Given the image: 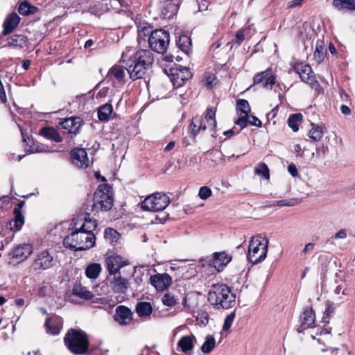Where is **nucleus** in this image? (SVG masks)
<instances>
[{
    "label": "nucleus",
    "mask_w": 355,
    "mask_h": 355,
    "mask_svg": "<svg viewBox=\"0 0 355 355\" xmlns=\"http://www.w3.org/2000/svg\"><path fill=\"white\" fill-rule=\"evenodd\" d=\"M237 109L241 111L243 115H249L250 107L249 103L245 99H239L236 102Z\"/></svg>",
    "instance_id": "nucleus-47"
},
{
    "label": "nucleus",
    "mask_w": 355,
    "mask_h": 355,
    "mask_svg": "<svg viewBox=\"0 0 355 355\" xmlns=\"http://www.w3.org/2000/svg\"><path fill=\"white\" fill-rule=\"evenodd\" d=\"M98 225L97 220L90 218L89 214L85 212L84 216V222L80 227L81 230L87 231L89 234H94V231L96 229Z\"/></svg>",
    "instance_id": "nucleus-35"
},
{
    "label": "nucleus",
    "mask_w": 355,
    "mask_h": 355,
    "mask_svg": "<svg viewBox=\"0 0 355 355\" xmlns=\"http://www.w3.org/2000/svg\"><path fill=\"white\" fill-rule=\"evenodd\" d=\"M254 172L257 175H263L266 180L270 178V171L268 166L264 162H260L254 168Z\"/></svg>",
    "instance_id": "nucleus-45"
},
{
    "label": "nucleus",
    "mask_w": 355,
    "mask_h": 355,
    "mask_svg": "<svg viewBox=\"0 0 355 355\" xmlns=\"http://www.w3.org/2000/svg\"><path fill=\"white\" fill-rule=\"evenodd\" d=\"M311 129L309 130V137L314 141H318L322 137L323 132L322 128L318 125L311 123Z\"/></svg>",
    "instance_id": "nucleus-43"
},
{
    "label": "nucleus",
    "mask_w": 355,
    "mask_h": 355,
    "mask_svg": "<svg viewBox=\"0 0 355 355\" xmlns=\"http://www.w3.org/2000/svg\"><path fill=\"white\" fill-rule=\"evenodd\" d=\"M150 284L158 291L167 289L172 284V278L167 273H158L150 277Z\"/></svg>",
    "instance_id": "nucleus-16"
},
{
    "label": "nucleus",
    "mask_w": 355,
    "mask_h": 355,
    "mask_svg": "<svg viewBox=\"0 0 355 355\" xmlns=\"http://www.w3.org/2000/svg\"><path fill=\"white\" fill-rule=\"evenodd\" d=\"M216 346V340L214 336L207 335L205 337V342L200 347L201 351L204 354H209Z\"/></svg>",
    "instance_id": "nucleus-40"
},
{
    "label": "nucleus",
    "mask_w": 355,
    "mask_h": 355,
    "mask_svg": "<svg viewBox=\"0 0 355 355\" xmlns=\"http://www.w3.org/2000/svg\"><path fill=\"white\" fill-rule=\"evenodd\" d=\"M60 124L62 128L68 130L69 133L77 135L83 124V121L80 117L74 116L65 119Z\"/></svg>",
    "instance_id": "nucleus-26"
},
{
    "label": "nucleus",
    "mask_w": 355,
    "mask_h": 355,
    "mask_svg": "<svg viewBox=\"0 0 355 355\" xmlns=\"http://www.w3.org/2000/svg\"><path fill=\"white\" fill-rule=\"evenodd\" d=\"M120 62L128 71L130 78L136 80L145 78L154 62V55L148 49L133 51L130 48L122 53Z\"/></svg>",
    "instance_id": "nucleus-1"
},
{
    "label": "nucleus",
    "mask_w": 355,
    "mask_h": 355,
    "mask_svg": "<svg viewBox=\"0 0 355 355\" xmlns=\"http://www.w3.org/2000/svg\"><path fill=\"white\" fill-rule=\"evenodd\" d=\"M315 315L312 308H306L304 309L300 316L301 324L297 329L298 333H302L305 329L313 328L315 327Z\"/></svg>",
    "instance_id": "nucleus-20"
},
{
    "label": "nucleus",
    "mask_w": 355,
    "mask_h": 355,
    "mask_svg": "<svg viewBox=\"0 0 355 355\" xmlns=\"http://www.w3.org/2000/svg\"><path fill=\"white\" fill-rule=\"evenodd\" d=\"M33 253V247L28 243H21L15 246L9 252V258L17 263L25 261Z\"/></svg>",
    "instance_id": "nucleus-12"
},
{
    "label": "nucleus",
    "mask_w": 355,
    "mask_h": 355,
    "mask_svg": "<svg viewBox=\"0 0 355 355\" xmlns=\"http://www.w3.org/2000/svg\"><path fill=\"white\" fill-rule=\"evenodd\" d=\"M202 118L200 116H196L192 118V120L189 125V134L193 137L199 133L200 130H206L207 127L202 124Z\"/></svg>",
    "instance_id": "nucleus-27"
},
{
    "label": "nucleus",
    "mask_w": 355,
    "mask_h": 355,
    "mask_svg": "<svg viewBox=\"0 0 355 355\" xmlns=\"http://www.w3.org/2000/svg\"><path fill=\"white\" fill-rule=\"evenodd\" d=\"M132 315L133 313L130 308L124 305H119L116 308L114 319L120 325L125 326L132 321Z\"/></svg>",
    "instance_id": "nucleus-19"
},
{
    "label": "nucleus",
    "mask_w": 355,
    "mask_h": 355,
    "mask_svg": "<svg viewBox=\"0 0 355 355\" xmlns=\"http://www.w3.org/2000/svg\"><path fill=\"white\" fill-rule=\"evenodd\" d=\"M314 246H315V244L313 243H307L303 250V252L307 253L308 252L312 251L314 248Z\"/></svg>",
    "instance_id": "nucleus-61"
},
{
    "label": "nucleus",
    "mask_w": 355,
    "mask_h": 355,
    "mask_svg": "<svg viewBox=\"0 0 355 355\" xmlns=\"http://www.w3.org/2000/svg\"><path fill=\"white\" fill-rule=\"evenodd\" d=\"M235 317L236 309L226 316L223 325V331H227L230 329Z\"/></svg>",
    "instance_id": "nucleus-49"
},
{
    "label": "nucleus",
    "mask_w": 355,
    "mask_h": 355,
    "mask_svg": "<svg viewBox=\"0 0 355 355\" xmlns=\"http://www.w3.org/2000/svg\"><path fill=\"white\" fill-rule=\"evenodd\" d=\"M55 261L52 254L48 250L38 253L33 261V268L35 270H44L52 268Z\"/></svg>",
    "instance_id": "nucleus-13"
},
{
    "label": "nucleus",
    "mask_w": 355,
    "mask_h": 355,
    "mask_svg": "<svg viewBox=\"0 0 355 355\" xmlns=\"http://www.w3.org/2000/svg\"><path fill=\"white\" fill-rule=\"evenodd\" d=\"M107 76L110 78H114L119 82H122L125 77L124 69L120 66L114 65L109 70Z\"/></svg>",
    "instance_id": "nucleus-39"
},
{
    "label": "nucleus",
    "mask_w": 355,
    "mask_h": 355,
    "mask_svg": "<svg viewBox=\"0 0 355 355\" xmlns=\"http://www.w3.org/2000/svg\"><path fill=\"white\" fill-rule=\"evenodd\" d=\"M268 240L261 236H253L248 246V259L252 264L258 263L266 257Z\"/></svg>",
    "instance_id": "nucleus-6"
},
{
    "label": "nucleus",
    "mask_w": 355,
    "mask_h": 355,
    "mask_svg": "<svg viewBox=\"0 0 355 355\" xmlns=\"http://www.w3.org/2000/svg\"><path fill=\"white\" fill-rule=\"evenodd\" d=\"M216 110L214 107H208L205 115V119L208 123V125L210 126L211 130L215 132L216 126Z\"/></svg>",
    "instance_id": "nucleus-42"
},
{
    "label": "nucleus",
    "mask_w": 355,
    "mask_h": 355,
    "mask_svg": "<svg viewBox=\"0 0 355 355\" xmlns=\"http://www.w3.org/2000/svg\"><path fill=\"white\" fill-rule=\"evenodd\" d=\"M153 31L151 30V27L148 26H144L138 30V34L139 37H141L142 35L150 37Z\"/></svg>",
    "instance_id": "nucleus-53"
},
{
    "label": "nucleus",
    "mask_w": 355,
    "mask_h": 355,
    "mask_svg": "<svg viewBox=\"0 0 355 355\" xmlns=\"http://www.w3.org/2000/svg\"><path fill=\"white\" fill-rule=\"evenodd\" d=\"M299 203L296 198L284 199L276 201L275 205L279 207L288 206L292 207Z\"/></svg>",
    "instance_id": "nucleus-50"
},
{
    "label": "nucleus",
    "mask_w": 355,
    "mask_h": 355,
    "mask_svg": "<svg viewBox=\"0 0 355 355\" xmlns=\"http://www.w3.org/2000/svg\"><path fill=\"white\" fill-rule=\"evenodd\" d=\"M40 135L57 143H60L62 141V138L57 130L53 127L42 128L40 130Z\"/></svg>",
    "instance_id": "nucleus-29"
},
{
    "label": "nucleus",
    "mask_w": 355,
    "mask_h": 355,
    "mask_svg": "<svg viewBox=\"0 0 355 355\" xmlns=\"http://www.w3.org/2000/svg\"><path fill=\"white\" fill-rule=\"evenodd\" d=\"M249 115H243L237 120L234 121L235 124L239 125L241 129H243L249 123Z\"/></svg>",
    "instance_id": "nucleus-52"
},
{
    "label": "nucleus",
    "mask_w": 355,
    "mask_h": 355,
    "mask_svg": "<svg viewBox=\"0 0 355 355\" xmlns=\"http://www.w3.org/2000/svg\"><path fill=\"white\" fill-rule=\"evenodd\" d=\"M101 10V8H100V6L98 5L94 4V5L90 6L88 8L87 12H89L92 15H96L99 14Z\"/></svg>",
    "instance_id": "nucleus-56"
},
{
    "label": "nucleus",
    "mask_w": 355,
    "mask_h": 355,
    "mask_svg": "<svg viewBox=\"0 0 355 355\" xmlns=\"http://www.w3.org/2000/svg\"><path fill=\"white\" fill-rule=\"evenodd\" d=\"M169 203L170 198L166 194L157 192L145 198L141 202V208L144 210L157 212L164 210Z\"/></svg>",
    "instance_id": "nucleus-9"
},
{
    "label": "nucleus",
    "mask_w": 355,
    "mask_h": 355,
    "mask_svg": "<svg viewBox=\"0 0 355 355\" xmlns=\"http://www.w3.org/2000/svg\"><path fill=\"white\" fill-rule=\"evenodd\" d=\"M162 302L165 306L172 307L178 303V299L171 293H166L163 295Z\"/></svg>",
    "instance_id": "nucleus-46"
},
{
    "label": "nucleus",
    "mask_w": 355,
    "mask_h": 355,
    "mask_svg": "<svg viewBox=\"0 0 355 355\" xmlns=\"http://www.w3.org/2000/svg\"><path fill=\"white\" fill-rule=\"evenodd\" d=\"M196 340L193 335L184 336L180 338L178 342V347H180L182 352L187 353L193 350L194 347V341Z\"/></svg>",
    "instance_id": "nucleus-28"
},
{
    "label": "nucleus",
    "mask_w": 355,
    "mask_h": 355,
    "mask_svg": "<svg viewBox=\"0 0 355 355\" xmlns=\"http://www.w3.org/2000/svg\"><path fill=\"white\" fill-rule=\"evenodd\" d=\"M70 156L75 165L79 167L88 166L89 159L85 149L80 148H73L70 152Z\"/></svg>",
    "instance_id": "nucleus-24"
},
{
    "label": "nucleus",
    "mask_w": 355,
    "mask_h": 355,
    "mask_svg": "<svg viewBox=\"0 0 355 355\" xmlns=\"http://www.w3.org/2000/svg\"><path fill=\"white\" fill-rule=\"evenodd\" d=\"M101 270L102 267L100 263H90L85 268V275L89 279H96L98 277Z\"/></svg>",
    "instance_id": "nucleus-36"
},
{
    "label": "nucleus",
    "mask_w": 355,
    "mask_h": 355,
    "mask_svg": "<svg viewBox=\"0 0 355 355\" xmlns=\"http://www.w3.org/2000/svg\"><path fill=\"white\" fill-rule=\"evenodd\" d=\"M21 18L15 12L8 14L3 23V30L1 35L6 36L10 34L19 24Z\"/></svg>",
    "instance_id": "nucleus-22"
},
{
    "label": "nucleus",
    "mask_w": 355,
    "mask_h": 355,
    "mask_svg": "<svg viewBox=\"0 0 355 355\" xmlns=\"http://www.w3.org/2000/svg\"><path fill=\"white\" fill-rule=\"evenodd\" d=\"M29 44L28 37L21 34H14L7 38V43L3 47H8L15 49H22Z\"/></svg>",
    "instance_id": "nucleus-23"
},
{
    "label": "nucleus",
    "mask_w": 355,
    "mask_h": 355,
    "mask_svg": "<svg viewBox=\"0 0 355 355\" xmlns=\"http://www.w3.org/2000/svg\"><path fill=\"white\" fill-rule=\"evenodd\" d=\"M96 236L81 228H76L69 235L65 236L63 244L67 248L74 251H82L94 246Z\"/></svg>",
    "instance_id": "nucleus-5"
},
{
    "label": "nucleus",
    "mask_w": 355,
    "mask_h": 355,
    "mask_svg": "<svg viewBox=\"0 0 355 355\" xmlns=\"http://www.w3.org/2000/svg\"><path fill=\"white\" fill-rule=\"evenodd\" d=\"M64 343L74 355H97V351L89 350L88 336L82 329H69L64 337Z\"/></svg>",
    "instance_id": "nucleus-2"
},
{
    "label": "nucleus",
    "mask_w": 355,
    "mask_h": 355,
    "mask_svg": "<svg viewBox=\"0 0 355 355\" xmlns=\"http://www.w3.org/2000/svg\"><path fill=\"white\" fill-rule=\"evenodd\" d=\"M73 295L86 300H92L93 294L86 287L83 286L80 284L76 283L73 286Z\"/></svg>",
    "instance_id": "nucleus-31"
},
{
    "label": "nucleus",
    "mask_w": 355,
    "mask_h": 355,
    "mask_svg": "<svg viewBox=\"0 0 355 355\" xmlns=\"http://www.w3.org/2000/svg\"><path fill=\"white\" fill-rule=\"evenodd\" d=\"M303 0H293L288 3L289 8H295L301 6Z\"/></svg>",
    "instance_id": "nucleus-60"
},
{
    "label": "nucleus",
    "mask_w": 355,
    "mask_h": 355,
    "mask_svg": "<svg viewBox=\"0 0 355 355\" xmlns=\"http://www.w3.org/2000/svg\"><path fill=\"white\" fill-rule=\"evenodd\" d=\"M288 171L294 178L297 177L299 175L298 170H297L295 164H294L293 163H291L288 165Z\"/></svg>",
    "instance_id": "nucleus-57"
},
{
    "label": "nucleus",
    "mask_w": 355,
    "mask_h": 355,
    "mask_svg": "<svg viewBox=\"0 0 355 355\" xmlns=\"http://www.w3.org/2000/svg\"><path fill=\"white\" fill-rule=\"evenodd\" d=\"M178 0H162L159 2L161 15L164 19L172 18L178 10Z\"/></svg>",
    "instance_id": "nucleus-18"
},
{
    "label": "nucleus",
    "mask_w": 355,
    "mask_h": 355,
    "mask_svg": "<svg viewBox=\"0 0 355 355\" xmlns=\"http://www.w3.org/2000/svg\"><path fill=\"white\" fill-rule=\"evenodd\" d=\"M197 320L205 326L209 322V315L207 313H202L197 317Z\"/></svg>",
    "instance_id": "nucleus-55"
},
{
    "label": "nucleus",
    "mask_w": 355,
    "mask_h": 355,
    "mask_svg": "<svg viewBox=\"0 0 355 355\" xmlns=\"http://www.w3.org/2000/svg\"><path fill=\"white\" fill-rule=\"evenodd\" d=\"M24 205V202L21 201L15 206L13 211L15 218L7 223V227H9L11 231H19L24 224V217L21 211Z\"/></svg>",
    "instance_id": "nucleus-17"
},
{
    "label": "nucleus",
    "mask_w": 355,
    "mask_h": 355,
    "mask_svg": "<svg viewBox=\"0 0 355 355\" xmlns=\"http://www.w3.org/2000/svg\"><path fill=\"white\" fill-rule=\"evenodd\" d=\"M347 237V232L345 230H340L333 237L334 239H345Z\"/></svg>",
    "instance_id": "nucleus-58"
},
{
    "label": "nucleus",
    "mask_w": 355,
    "mask_h": 355,
    "mask_svg": "<svg viewBox=\"0 0 355 355\" xmlns=\"http://www.w3.org/2000/svg\"><path fill=\"white\" fill-rule=\"evenodd\" d=\"M252 118V120H249V123L252 125H254L257 127H261V121L254 116H250Z\"/></svg>",
    "instance_id": "nucleus-59"
},
{
    "label": "nucleus",
    "mask_w": 355,
    "mask_h": 355,
    "mask_svg": "<svg viewBox=\"0 0 355 355\" xmlns=\"http://www.w3.org/2000/svg\"><path fill=\"white\" fill-rule=\"evenodd\" d=\"M332 6L338 10H355V0H333Z\"/></svg>",
    "instance_id": "nucleus-33"
},
{
    "label": "nucleus",
    "mask_w": 355,
    "mask_h": 355,
    "mask_svg": "<svg viewBox=\"0 0 355 355\" xmlns=\"http://www.w3.org/2000/svg\"><path fill=\"white\" fill-rule=\"evenodd\" d=\"M112 106L110 103L101 105L98 110V118L101 121H106L112 112Z\"/></svg>",
    "instance_id": "nucleus-38"
},
{
    "label": "nucleus",
    "mask_w": 355,
    "mask_h": 355,
    "mask_svg": "<svg viewBox=\"0 0 355 355\" xmlns=\"http://www.w3.org/2000/svg\"><path fill=\"white\" fill-rule=\"evenodd\" d=\"M120 236L121 234L113 228L107 227L104 231L105 239L111 244L116 243Z\"/></svg>",
    "instance_id": "nucleus-41"
},
{
    "label": "nucleus",
    "mask_w": 355,
    "mask_h": 355,
    "mask_svg": "<svg viewBox=\"0 0 355 355\" xmlns=\"http://www.w3.org/2000/svg\"><path fill=\"white\" fill-rule=\"evenodd\" d=\"M327 55V49L322 44V42H318L316 44L315 51L313 53V60L317 64L321 63Z\"/></svg>",
    "instance_id": "nucleus-37"
},
{
    "label": "nucleus",
    "mask_w": 355,
    "mask_h": 355,
    "mask_svg": "<svg viewBox=\"0 0 355 355\" xmlns=\"http://www.w3.org/2000/svg\"><path fill=\"white\" fill-rule=\"evenodd\" d=\"M175 145V141H170L165 147L164 150L166 152L171 150V149H173L174 148Z\"/></svg>",
    "instance_id": "nucleus-64"
},
{
    "label": "nucleus",
    "mask_w": 355,
    "mask_h": 355,
    "mask_svg": "<svg viewBox=\"0 0 355 355\" xmlns=\"http://www.w3.org/2000/svg\"><path fill=\"white\" fill-rule=\"evenodd\" d=\"M39 8L35 6L31 5L28 1L24 0L21 2L18 6V12L20 15L24 16H28L34 15L37 12Z\"/></svg>",
    "instance_id": "nucleus-34"
},
{
    "label": "nucleus",
    "mask_w": 355,
    "mask_h": 355,
    "mask_svg": "<svg viewBox=\"0 0 355 355\" xmlns=\"http://www.w3.org/2000/svg\"><path fill=\"white\" fill-rule=\"evenodd\" d=\"M212 194L210 188L206 186L201 187L199 189L198 196L202 200H206L209 198Z\"/></svg>",
    "instance_id": "nucleus-51"
},
{
    "label": "nucleus",
    "mask_w": 355,
    "mask_h": 355,
    "mask_svg": "<svg viewBox=\"0 0 355 355\" xmlns=\"http://www.w3.org/2000/svg\"><path fill=\"white\" fill-rule=\"evenodd\" d=\"M235 36H236L235 43L237 45H240L245 40L244 32L241 29L236 31Z\"/></svg>",
    "instance_id": "nucleus-54"
},
{
    "label": "nucleus",
    "mask_w": 355,
    "mask_h": 355,
    "mask_svg": "<svg viewBox=\"0 0 355 355\" xmlns=\"http://www.w3.org/2000/svg\"><path fill=\"white\" fill-rule=\"evenodd\" d=\"M326 309L324 313V315L322 320V322L325 324H328L329 320V318L331 317V315L334 314L335 311V308L333 305V304L330 302H328L326 304Z\"/></svg>",
    "instance_id": "nucleus-48"
},
{
    "label": "nucleus",
    "mask_w": 355,
    "mask_h": 355,
    "mask_svg": "<svg viewBox=\"0 0 355 355\" xmlns=\"http://www.w3.org/2000/svg\"><path fill=\"white\" fill-rule=\"evenodd\" d=\"M171 80L175 87H182L185 81L192 77V73L188 67L177 66L171 69Z\"/></svg>",
    "instance_id": "nucleus-11"
},
{
    "label": "nucleus",
    "mask_w": 355,
    "mask_h": 355,
    "mask_svg": "<svg viewBox=\"0 0 355 355\" xmlns=\"http://www.w3.org/2000/svg\"><path fill=\"white\" fill-rule=\"evenodd\" d=\"M270 69L263 71L254 77V84L263 83V87L271 89L272 85L275 83V76L269 75Z\"/></svg>",
    "instance_id": "nucleus-25"
},
{
    "label": "nucleus",
    "mask_w": 355,
    "mask_h": 355,
    "mask_svg": "<svg viewBox=\"0 0 355 355\" xmlns=\"http://www.w3.org/2000/svg\"><path fill=\"white\" fill-rule=\"evenodd\" d=\"M340 111L343 114L348 115L351 113V110L349 107L345 105H342L340 106Z\"/></svg>",
    "instance_id": "nucleus-62"
},
{
    "label": "nucleus",
    "mask_w": 355,
    "mask_h": 355,
    "mask_svg": "<svg viewBox=\"0 0 355 355\" xmlns=\"http://www.w3.org/2000/svg\"><path fill=\"white\" fill-rule=\"evenodd\" d=\"M295 69L302 81L306 82L313 87L318 85L310 65L297 64L295 67Z\"/></svg>",
    "instance_id": "nucleus-15"
},
{
    "label": "nucleus",
    "mask_w": 355,
    "mask_h": 355,
    "mask_svg": "<svg viewBox=\"0 0 355 355\" xmlns=\"http://www.w3.org/2000/svg\"><path fill=\"white\" fill-rule=\"evenodd\" d=\"M108 275L123 271V268L129 265V261L119 254L108 256L105 260Z\"/></svg>",
    "instance_id": "nucleus-14"
},
{
    "label": "nucleus",
    "mask_w": 355,
    "mask_h": 355,
    "mask_svg": "<svg viewBox=\"0 0 355 355\" xmlns=\"http://www.w3.org/2000/svg\"><path fill=\"white\" fill-rule=\"evenodd\" d=\"M47 289L46 286H42L40 288L38 291V295L41 297H43L46 295V291Z\"/></svg>",
    "instance_id": "nucleus-63"
},
{
    "label": "nucleus",
    "mask_w": 355,
    "mask_h": 355,
    "mask_svg": "<svg viewBox=\"0 0 355 355\" xmlns=\"http://www.w3.org/2000/svg\"><path fill=\"white\" fill-rule=\"evenodd\" d=\"M176 44L179 49L189 55L191 51V39L187 35H181L176 41Z\"/></svg>",
    "instance_id": "nucleus-30"
},
{
    "label": "nucleus",
    "mask_w": 355,
    "mask_h": 355,
    "mask_svg": "<svg viewBox=\"0 0 355 355\" xmlns=\"http://www.w3.org/2000/svg\"><path fill=\"white\" fill-rule=\"evenodd\" d=\"M114 202L112 187L109 184H100L92 199L85 204V209L93 212L107 211L112 209Z\"/></svg>",
    "instance_id": "nucleus-4"
},
{
    "label": "nucleus",
    "mask_w": 355,
    "mask_h": 355,
    "mask_svg": "<svg viewBox=\"0 0 355 355\" xmlns=\"http://www.w3.org/2000/svg\"><path fill=\"white\" fill-rule=\"evenodd\" d=\"M169 33L163 29H156L148 37V44L151 51L157 53H164L169 45Z\"/></svg>",
    "instance_id": "nucleus-8"
},
{
    "label": "nucleus",
    "mask_w": 355,
    "mask_h": 355,
    "mask_svg": "<svg viewBox=\"0 0 355 355\" xmlns=\"http://www.w3.org/2000/svg\"><path fill=\"white\" fill-rule=\"evenodd\" d=\"M62 318L58 315L48 318L44 322L46 333L53 336H56L60 334L62 328Z\"/></svg>",
    "instance_id": "nucleus-21"
},
{
    "label": "nucleus",
    "mask_w": 355,
    "mask_h": 355,
    "mask_svg": "<svg viewBox=\"0 0 355 355\" xmlns=\"http://www.w3.org/2000/svg\"><path fill=\"white\" fill-rule=\"evenodd\" d=\"M135 311L141 318L149 317L153 313V306L148 302H139L136 305Z\"/></svg>",
    "instance_id": "nucleus-32"
},
{
    "label": "nucleus",
    "mask_w": 355,
    "mask_h": 355,
    "mask_svg": "<svg viewBox=\"0 0 355 355\" xmlns=\"http://www.w3.org/2000/svg\"><path fill=\"white\" fill-rule=\"evenodd\" d=\"M209 302L216 309H228L236 304V295L231 288L224 284L211 285L208 293Z\"/></svg>",
    "instance_id": "nucleus-3"
},
{
    "label": "nucleus",
    "mask_w": 355,
    "mask_h": 355,
    "mask_svg": "<svg viewBox=\"0 0 355 355\" xmlns=\"http://www.w3.org/2000/svg\"><path fill=\"white\" fill-rule=\"evenodd\" d=\"M232 257L226 252H214L211 257L201 259L202 266L214 267L218 272L222 271L232 261Z\"/></svg>",
    "instance_id": "nucleus-10"
},
{
    "label": "nucleus",
    "mask_w": 355,
    "mask_h": 355,
    "mask_svg": "<svg viewBox=\"0 0 355 355\" xmlns=\"http://www.w3.org/2000/svg\"><path fill=\"white\" fill-rule=\"evenodd\" d=\"M135 271V268H133L129 274L123 270L107 275V281L113 292L125 294L130 287V279L134 276Z\"/></svg>",
    "instance_id": "nucleus-7"
},
{
    "label": "nucleus",
    "mask_w": 355,
    "mask_h": 355,
    "mask_svg": "<svg viewBox=\"0 0 355 355\" xmlns=\"http://www.w3.org/2000/svg\"><path fill=\"white\" fill-rule=\"evenodd\" d=\"M302 117L300 113L293 114L288 117V125L294 132L298 131L299 127L297 123L302 119Z\"/></svg>",
    "instance_id": "nucleus-44"
}]
</instances>
